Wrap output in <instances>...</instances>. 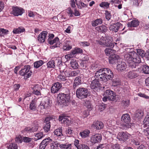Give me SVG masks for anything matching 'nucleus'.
Wrapping results in <instances>:
<instances>
[{
    "label": "nucleus",
    "instance_id": "37",
    "mask_svg": "<svg viewBox=\"0 0 149 149\" xmlns=\"http://www.w3.org/2000/svg\"><path fill=\"white\" fill-rule=\"evenodd\" d=\"M65 44L63 45V49L64 50H69L72 48V46L69 45V42L66 41Z\"/></svg>",
    "mask_w": 149,
    "mask_h": 149
},
{
    "label": "nucleus",
    "instance_id": "28",
    "mask_svg": "<svg viewBox=\"0 0 149 149\" xmlns=\"http://www.w3.org/2000/svg\"><path fill=\"white\" fill-rule=\"evenodd\" d=\"M127 76L129 79H133L137 77L138 74L134 72L130 71L127 73Z\"/></svg>",
    "mask_w": 149,
    "mask_h": 149
},
{
    "label": "nucleus",
    "instance_id": "21",
    "mask_svg": "<svg viewBox=\"0 0 149 149\" xmlns=\"http://www.w3.org/2000/svg\"><path fill=\"white\" fill-rule=\"evenodd\" d=\"M127 67L126 63L124 62H118L117 66V69L118 71H123L125 70Z\"/></svg>",
    "mask_w": 149,
    "mask_h": 149
},
{
    "label": "nucleus",
    "instance_id": "50",
    "mask_svg": "<svg viewBox=\"0 0 149 149\" xmlns=\"http://www.w3.org/2000/svg\"><path fill=\"white\" fill-rule=\"evenodd\" d=\"M71 71L70 69L66 68V70L64 72L65 76L66 77H70Z\"/></svg>",
    "mask_w": 149,
    "mask_h": 149
},
{
    "label": "nucleus",
    "instance_id": "62",
    "mask_svg": "<svg viewBox=\"0 0 149 149\" xmlns=\"http://www.w3.org/2000/svg\"><path fill=\"white\" fill-rule=\"evenodd\" d=\"M80 44H82V45L83 47L88 46L90 45V44L87 42H80Z\"/></svg>",
    "mask_w": 149,
    "mask_h": 149
},
{
    "label": "nucleus",
    "instance_id": "63",
    "mask_svg": "<svg viewBox=\"0 0 149 149\" xmlns=\"http://www.w3.org/2000/svg\"><path fill=\"white\" fill-rule=\"evenodd\" d=\"M105 147V146L104 144H100L98 146L95 147L94 149H102L103 148H104Z\"/></svg>",
    "mask_w": 149,
    "mask_h": 149
},
{
    "label": "nucleus",
    "instance_id": "10",
    "mask_svg": "<svg viewBox=\"0 0 149 149\" xmlns=\"http://www.w3.org/2000/svg\"><path fill=\"white\" fill-rule=\"evenodd\" d=\"M129 134L126 132H119L117 136V139L120 141H124L128 139Z\"/></svg>",
    "mask_w": 149,
    "mask_h": 149
},
{
    "label": "nucleus",
    "instance_id": "44",
    "mask_svg": "<svg viewBox=\"0 0 149 149\" xmlns=\"http://www.w3.org/2000/svg\"><path fill=\"white\" fill-rule=\"evenodd\" d=\"M110 3L107 2H103L100 4V6L101 7L108 8L109 7Z\"/></svg>",
    "mask_w": 149,
    "mask_h": 149
},
{
    "label": "nucleus",
    "instance_id": "14",
    "mask_svg": "<svg viewBox=\"0 0 149 149\" xmlns=\"http://www.w3.org/2000/svg\"><path fill=\"white\" fill-rule=\"evenodd\" d=\"M52 140L49 137L43 140L40 144L39 148L40 149H45L46 147L49 144L50 141H52Z\"/></svg>",
    "mask_w": 149,
    "mask_h": 149
},
{
    "label": "nucleus",
    "instance_id": "51",
    "mask_svg": "<svg viewBox=\"0 0 149 149\" xmlns=\"http://www.w3.org/2000/svg\"><path fill=\"white\" fill-rule=\"evenodd\" d=\"M36 86H35L34 87L32 88L33 91L32 93L33 94L35 95H38L41 94V93L40 91L36 89Z\"/></svg>",
    "mask_w": 149,
    "mask_h": 149
},
{
    "label": "nucleus",
    "instance_id": "39",
    "mask_svg": "<svg viewBox=\"0 0 149 149\" xmlns=\"http://www.w3.org/2000/svg\"><path fill=\"white\" fill-rule=\"evenodd\" d=\"M142 70L143 72L146 74H149V67L146 65H143Z\"/></svg>",
    "mask_w": 149,
    "mask_h": 149
},
{
    "label": "nucleus",
    "instance_id": "6",
    "mask_svg": "<svg viewBox=\"0 0 149 149\" xmlns=\"http://www.w3.org/2000/svg\"><path fill=\"white\" fill-rule=\"evenodd\" d=\"M57 98L59 102L61 104H66L69 102L70 96L69 94L61 93L58 94Z\"/></svg>",
    "mask_w": 149,
    "mask_h": 149
},
{
    "label": "nucleus",
    "instance_id": "49",
    "mask_svg": "<svg viewBox=\"0 0 149 149\" xmlns=\"http://www.w3.org/2000/svg\"><path fill=\"white\" fill-rule=\"evenodd\" d=\"M65 133L68 136H71L73 134V131L70 128L66 129L65 131Z\"/></svg>",
    "mask_w": 149,
    "mask_h": 149
},
{
    "label": "nucleus",
    "instance_id": "52",
    "mask_svg": "<svg viewBox=\"0 0 149 149\" xmlns=\"http://www.w3.org/2000/svg\"><path fill=\"white\" fill-rule=\"evenodd\" d=\"M80 72V71L77 70H76L71 71L70 77L76 76L78 75Z\"/></svg>",
    "mask_w": 149,
    "mask_h": 149
},
{
    "label": "nucleus",
    "instance_id": "25",
    "mask_svg": "<svg viewBox=\"0 0 149 149\" xmlns=\"http://www.w3.org/2000/svg\"><path fill=\"white\" fill-rule=\"evenodd\" d=\"M103 19L100 18L92 22V25L93 27H95L98 25L102 24L103 23Z\"/></svg>",
    "mask_w": 149,
    "mask_h": 149
},
{
    "label": "nucleus",
    "instance_id": "20",
    "mask_svg": "<svg viewBox=\"0 0 149 149\" xmlns=\"http://www.w3.org/2000/svg\"><path fill=\"white\" fill-rule=\"evenodd\" d=\"M59 40L58 38L56 37L54 40L49 41V44L50 45H53L54 43H56V44L55 45L51 47V48H54L56 47H59L60 44H61V43L59 41Z\"/></svg>",
    "mask_w": 149,
    "mask_h": 149
},
{
    "label": "nucleus",
    "instance_id": "19",
    "mask_svg": "<svg viewBox=\"0 0 149 149\" xmlns=\"http://www.w3.org/2000/svg\"><path fill=\"white\" fill-rule=\"evenodd\" d=\"M110 37L108 36H105L104 38H101L100 40L99 41V44L103 46H105L107 47V45L105 44L106 43V44H108V41L110 40Z\"/></svg>",
    "mask_w": 149,
    "mask_h": 149
},
{
    "label": "nucleus",
    "instance_id": "58",
    "mask_svg": "<svg viewBox=\"0 0 149 149\" xmlns=\"http://www.w3.org/2000/svg\"><path fill=\"white\" fill-rule=\"evenodd\" d=\"M66 11L67 13L69 14V15H70V17H72L73 16V12L71 9L69 7L68 8L66 9Z\"/></svg>",
    "mask_w": 149,
    "mask_h": 149
},
{
    "label": "nucleus",
    "instance_id": "22",
    "mask_svg": "<svg viewBox=\"0 0 149 149\" xmlns=\"http://www.w3.org/2000/svg\"><path fill=\"white\" fill-rule=\"evenodd\" d=\"M81 82V77H76L74 81L73 86V88L75 89L77 87L82 83Z\"/></svg>",
    "mask_w": 149,
    "mask_h": 149
},
{
    "label": "nucleus",
    "instance_id": "31",
    "mask_svg": "<svg viewBox=\"0 0 149 149\" xmlns=\"http://www.w3.org/2000/svg\"><path fill=\"white\" fill-rule=\"evenodd\" d=\"M72 144L66 143L65 144H61L59 145V147L63 149H71L72 148Z\"/></svg>",
    "mask_w": 149,
    "mask_h": 149
},
{
    "label": "nucleus",
    "instance_id": "3",
    "mask_svg": "<svg viewBox=\"0 0 149 149\" xmlns=\"http://www.w3.org/2000/svg\"><path fill=\"white\" fill-rule=\"evenodd\" d=\"M126 58L129 66L132 69L135 68L138 63L141 62L140 56H127Z\"/></svg>",
    "mask_w": 149,
    "mask_h": 149
},
{
    "label": "nucleus",
    "instance_id": "61",
    "mask_svg": "<svg viewBox=\"0 0 149 149\" xmlns=\"http://www.w3.org/2000/svg\"><path fill=\"white\" fill-rule=\"evenodd\" d=\"M64 120L65 121H64L63 123L67 125H68L71 123V120L66 117H65Z\"/></svg>",
    "mask_w": 149,
    "mask_h": 149
},
{
    "label": "nucleus",
    "instance_id": "11",
    "mask_svg": "<svg viewBox=\"0 0 149 149\" xmlns=\"http://www.w3.org/2000/svg\"><path fill=\"white\" fill-rule=\"evenodd\" d=\"M12 9V13L15 16L22 15L24 11L22 8L17 6L13 7Z\"/></svg>",
    "mask_w": 149,
    "mask_h": 149
},
{
    "label": "nucleus",
    "instance_id": "34",
    "mask_svg": "<svg viewBox=\"0 0 149 149\" xmlns=\"http://www.w3.org/2000/svg\"><path fill=\"white\" fill-rule=\"evenodd\" d=\"M44 63L43 61L40 60L36 61L34 63V68H37L41 66Z\"/></svg>",
    "mask_w": 149,
    "mask_h": 149
},
{
    "label": "nucleus",
    "instance_id": "42",
    "mask_svg": "<svg viewBox=\"0 0 149 149\" xmlns=\"http://www.w3.org/2000/svg\"><path fill=\"white\" fill-rule=\"evenodd\" d=\"M104 14L106 19L107 21H109L111 17L110 12L108 10H105Z\"/></svg>",
    "mask_w": 149,
    "mask_h": 149
},
{
    "label": "nucleus",
    "instance_id": "53",
    "mask_svg": "<svg viewBox=\"0 0 149 149\" xmlns=\"http://www.w3.org/2000/svg\"><path fill=\"white\" fill-rule=\"evenodd\" d=\"M44 134H43V132H40L38 133H37L35 135L36 137H37L38 139H40L42 138L44 136Z\"/></svg>",
    "mask_w": 149,
    "mask_h": 149
},
{
    "label": "nucleus",
    "instance_id": "46",
    "mask_svg": "<svg viewBox=\"0 0 149 149\" xmlns=\"http://www.w3.org/2000/svg\"><path fill=\"white\" fill-rule=\"evenodd\" d=\"M143 125L144 127L145 126L146 127L149 126V117L146 116L143 121Z\"/></svg>",
    "mask_w": 149,
    "mask_h": 149
},
{
    "label": "nucleus",
    "instance_id": "12",
    "mask_svg": "<svg viewBox=\"0 0 149 149\" xmlns=\"http://www.w3.org/2000/svg\"><path fill=\"white\" fill-rule=\"evenodd\" d=\"M121 121L125 126L127 127L130 121L129 115L127 113L123 115L121 117Z\"/></svg>",
    "mask_w": 149,
    "mask_h": 149
},
{
    "label": "nucleus",
    "instance_id": "60",
    "mask_svg": "<svg viewBox=\"0 0 149 149\" xmlns=\"http://www.w3.org/2000/svg\"><path fill=\"white\" fill-rule=\"evenodd\" d=\"M80 66L82 69H85L87 67L86 62L81 61V62L80 63Z\"/></svg>",
    "mask_w": 149,
    "mask_h": 149
},
{
    "label": "nucleus",
    "instance_id": "16",
    "mask_svg": "<svg viewBox=\"0 0 149 149\" xmlns=\"http://www.w3.org/2000/svg\"><path fill=\"white\" fill-rule=\"evenodd\" d=\"M102 139L101 135L97 134L92 136L91 138V142L93 143H96L100 141Z\"/></svg>",
    "mask_w": 149,
    "mask_h": 149
},
{
    "label": "nucleus",
    "instance_id": "33",
    "mask_svg": "<svg viewBox=\"0 0 149 149\" xmlns=\"http://www.w3.org/2000/svg\"><path fill=\"white\" fill-rule=\"evenodd\" d=\"M83 52V50L80 48H75L74 49L72 50L70 53L71 55H74L77 54L82 53Z\"/></svg>",
    "mask_w": 149,
    "mask_h": 149
},
{
    "label": "nucleus",
    "instance_id": "48",
    "mask_svg": "<svg viewBox=\"0 0 149 149\" xmlns=\"http://www.w3.org/2000/svg\"><path fill=\"white\" fill-rule=\"evenodd\" d=\"M17 144L14 143H11L8 146V149H17Z\"/></svg>",
    "mask_w": 149,
    "mask_h": 149
},
{
    "label": "nucleus",
    "instance_id": "13",
    "mask_svg": "<svg viewBox=\"0 0 149 149\" xmlns=\"http://www.w3.org/2000/svg\"><path fill=\"white\" fill-rule=\"evenodd\" d=\"M62 87L61 84L58 82H56L51 88V92L52 93H57Z\"/></svg>",
    "mask_w": 149,
    "mask_h": 149
},
{
    "label": "nucleus",
    "instance_id": "23",
    "mask_svg": "<svg viewBox=\"0 0 149 149\" xmlns=\"http://www.w3.org/2000/svg\"><path fill=\"white\" fill-rule=\"evenodd\" d=\"M95 29L98 31L104 33L106 32L108 30L107 27L105 26L102 25L101 26L96 27Z\"/></svg>",
    "mask_w": 149,
    "mask_h": 149
},
{
    "label": "nucleus",
    "instance_id": "15",
    "mask_svg": "<svg viewBox=\"0 0 149 149\" xmlns=\"http://www.w3.org/2000/svg\"><path fill=\"white\" fill-rule=\"evenodd\" d=\"M47 32L46 31H43L39 35L38 38V41L40 42H43L47 36Z\"/></svg>",
    "mask_w": 149,
    "mask_h": 149
},
{
    "label": "nucleus",
    "instance_id": "17",
    "mask_svg": "<svg viewBox=\"0 0 149 149\" xmlns=\"http://www.w3.org/2000/svg\"><path fill=\"white\" fill-rule=\"evenodd\" d=\"M143 116V111L141 110H138L136 111L134 115V119L136 120H138L142 118Z\"/></svg>",
    "mask_w": 149,
    "mask_h": 149
},
{
    "label": "nucleus",
    "instance_id": "47",
    "mask_svg": "<svg viewBox=\"0 0 149 149\" xmlns=\"http://www.w3.org/2000/svg\"><path fill=\"white\" fill-rule=\"evenodd\" d=\"M29 108L32 111H35L36 109V104L34 101L32 100L30 104Z\"/></svg>",
    "mask_w": 149,
    "mask_h": 149
},
{
    "label": "nucleus",
    "instance_id": "40",
    "mask_svg": "<svg viewBox=\"0 0 149 149\" xmlns=\"http://www.w3.org/2000/svg\"><path fill=\"white\" fill-rule=\"evenodd\" d=\"M47 68H54L55 65L54 60H50L47 63Z\"/></svg>",
    "mask_w": 149,
    "mask_h": 149
},
{
    "label": "nucleus",
    "instance_id": "64",
    "mask_svg": "<svg viewBox=\"0 0 149 149\" xmlns=\"http://www.w3.org/2000/svg\"><path fill=\"white\" fill-rule=\"evenodd\" d=\"M144 134L146 136L149 135V128H147L143 130V131Z\"/></svg>",
    "mask_w": 149,
    "mask_h": 149
},
{
    "label": "nucleus",
    "instance_id": "43",
    "mask_svg": "<svg viewBox=\"0 0 149 149\" xmlns=\"http://www.w3.org/2000/svg\"><path fill=\"white\" fill-rule=\"evenodd\" d=\"M53 120V118L52 116H49L46 117L44 121V124L49 123L50 124L51 122Z\"/></svg>",
    "mask_w": 149,
    "mask_h": 149
},
{
    "label": "nucleus",
    "instance_id": "38",
    "mask_svg": "<svg viewBox=\"0 0 149 149\" xmlns=\"http://www.w3.org/2000/svg\"><path fill=\"white\" fill-rule=\"evenodd\" d=\"M113 77L112 78V79L110 80H112L113 82V85L115 86H116L120 84V80L118 79H113Z\"/></svg>",
    "mask_w": 149,
    "mask_h": 149
},
{
    "label": "nucleus",
    "instance_id": "29",
    "mask_svg": "<svg viewBox=\"0 0 149 149\" xmlns=\"http://www.w3.org/2000/svg\"><path fill=\"white\" fill-rule=\"evenodd\" d=\"M90 133L89 130H86L81 132H80L79 134L83 138H85L89 136Z\"/></svg>",
    "mask_w": 149,
    "mask_h": 149
},
{
    "label": "nucleus",
    "instance_id": "30",
    "mask_svg": "<svg viewBox=\"0 0 149 149\" xmlns=\"http://www.w3.org/2000/svg\"><path fill=\"white\" fill-rule=\"evenodd\" d=\"M62 128L61 127H59L54 131V134L57 136L61 137V136H63V134L62 133Z\"/></svg>",
    "mask_w": 149,
    "mask_h": 149
},
{
    "label": "nucleus",
    "instance_id": "4",
    "mask_svg": "<svg viewBox=\"0 0 149 149\" xmlns=\"http://www.w3.org/2000/svg\"><path fill=\"white\" fill-rule=\"evenodd\" d=\"M76 93L77 98L80 99H82L87 97L88 91L86 88L79 87L77 89Z\"/></svg>",
    "mask_w": 149,
    "mask_h": 149
},
{
    "label": "nucleus",
    "instance_id": "24",
    "mask_svg": "<svg viewBox=\"0 0 149 149\" xmlns=\"http://www.w3.org/2000/svg\"><path fill=\"white\" fill-rule=\"evenodd\" d=\"M116 51L111 48H107L104 50V52L107 56H113V55H115L114 53Z\"/></svg>",
    "mask_w": 149,
    "mask_h": 149
},
{
    "label": "nucleus",
    "instance_id": "1",
    "mask_svg": "<svg viewBox=\"0 0 149 149\" xmlns=\"http://www.w3.org/2000/svg\"><path fill=\"white\" fill-rule=\"evenodd\" d=\"M113 76V73L109 68H104L97 71L95 75V79L93 80L91 84V87L92 89L100 88L101 84L99 80L104 82L109 80L112 79Z\"/></svg>",
    "mask_w": 149,
    "mask_h": 149
},
{
    "label": "nucleus",
    "instance_id": "18",
    "mask_svg": "<svg viewBox=\"0 0 149 149\" xmlns=\"http://www.w3.org/2000/svg\"><path fill=\"white\" fill-rule=\"evenodd\" d=\"M91 127L97 130H100L103 128L104 125L102 122L97 121L94 122Z\"/></svg>",
    "mask_w": 149,
    "mask_h": 149
},
{
    "label": "nucleus",
    "instance_id": "54",
    "mask_svg": "<svg viewBox=\"0 0 149 149\" xmlns=\"http://www.w3.org/2000/svg\"><path fill=\"white\" fill-rule=\"evenodd\" d=\"M107 45V47H109L111 48H113L114 46V43H113L112 41L110 39L108 44H106V43H105Z\"/></svg>",
    "mask_w": 149,
    "mask_h": 149
},
{
    "label": "nucleus",
    "instance_id": "2",
    "mask_svg": "<svg viewBox=\"0 0 149 149\" xmlns=\"http://www.w3.org/2000/svg\"><path fill=\"white\" fill-rule=\"evenodd\" d=\"M52 104V101L49 97H45L42 99L40 104L38 107V109L40 112H42L43 109L49 108L51 106Z\"/></svg>",
    "mask_w": 149,
    "mask_h": 149
},
{
    "label": "nucleus",
    "instance_id": "45",
    "mask_svg": "<svg viewBox=\"0 0 149 149\" xmlns=\"http://www.w3.org/2000/svg\"><path fill=\"white\" fill-rule=\"evenodd\" d=\"M8 32V30L1 28L0 29V36H3L4 35L7 34Z\"/></svg>",
    "mask_w": 149,
    "mask_h": 149
},
{
    "label": "nucleus",
    "instance_id": "32",
    "mask_svg": "<svg viewBox=\"0 0 149 149\" xmlns=\"http://www.w3.org/2000/svg\"><path fill=\"white\" fill-rule=\"evenodd\" d=\"M70 64L72 68L74 69H77L78 68L79 65L75 59H72L70 62Z\"/></svg>",
    "mask_w": 149,
    "mask_h": 149
},
{
    "label": "nucleus",
    "instance_id": "9",
    "mask_svg": "<svg viewBox=\"0 0 149 149\" xmlns=\"http://www.w3.org/2000/svg\"><path fill=\"white\" fill-rule=\"evenodd\" d=\"M137 53L135 52L134 51H131V52H130L128 55L129 56H135L137 55H139V56H145L143 50L139 49L137 50ZM145 56H149V49L146 51Z\"/></svg>",
    "mask_w": 149,
    "mask_h": 149
},
{
    "label": "nucleus",
    "instance_id": "8",
    "mask_svg": "<svg viewBox=\"0 0 149 149\" xmlns=\"http://www.w3.org/2000/svg\"><path fill=\"white\" fill-rule=\"evenodd\" d=\"M122 26V24L120 22H118L110 25L109 29L110 31H112V32L116 33L118 31L120 27Z\"/></svg>",
    "mask_w": 149,
    "mask_h": 149
},
{
    "label": "nucleus",
    "instance_id": "41",
    "mask_svg": "<svg viewBox=\"0 0 149 149\" xmlns=\"http://www.w3.org/2000/svg\"><path fill=\"white\" fill-rule=\"evenodd\" d=\"M44 126L43 129L45 132L47 133L50 130V128L51 127L50 124L49 123L44 124Z\"/></svg>",
    "mask_w": 149,
    "mask_h": 149
},
{
    "label": "nucleus",
    "instance_id": "55",
    "mask_svg": "<svg viewBox=\"0 0 149 149\" xmlns=\"http://www.w3.org/2000/svg\"><path fill=\"white\" fill-rule=\"evenodd\" d=\"M33 139V138H29L25 136L23 137V140L24 141V142L26 143H29L31 142Z\"/></svg>",
    "mask_w": 149,
    "mask_h": 149
},
{
    "label": "nucleus",
    "instance_id": "7",
    "mask_svg": "<svg viewBox=\"0 0 149 149\" xmlns=\"http://www.w3.org/2000/svg\"><path fill=\"white\" fill-rule=\"evenodd\" d=\"M103 95L108 97L110 101H116V95L115 93L110 89H108L105 91Z\"/></svg>",
    "mask_w": 149,
    "mask_h": 149
},
{
    "label": "nucleus",
    "instance_id": "26",
    "mask_svg": "<svg viewBox=\"0 0 149 149\" xmlns=\"http://www.w3.org/2000/svg\"><path fill=\"white\" fill-rule=\"evenodd\" d=\"M119 57L109 56V63L113 64L116 62L118 63L119 62L118 61L119 59Z\"/></svg>",
    "mask_w": 149,
    "mask_h": 149
},
{
    "label": "nucleus",
    "instance_id": "27",
    "mask_svg": "<svg viewBox=\"0 0 149 149\" xmlns=\"http://www.w3.org/2000/svg\"><path fill=\"white\" fill-rule=\"evenodd\" d=\"M139 24V22L138 20H133L127 23L128 27H136Z\"/></svg>",
    "mask_w": 149,
    "mask_h": 149
},
{
    "label": "nucleus",
    "instance_id": "36",
    "mask_svg": "<svg viewBox=\"0 0 149 149\" xmlns=\"http://www.w3.org/2000/svg\"><path fill=\"white\" fill-rule=\"evenodd\" d=\"M25 29L23 28L19 27L17 29H14L13 32L14 33L18 34L24 32Z\"/></svg>",
    "mask_w": 149,
    "mask_h": 149
},
{
    "label": "nucleus",
    "instance_id": "5",
    "mask_svg": "<svg viewBox=\"0 0 149 149\" xmlns=\"http://www.w3.org/2000/svg\"><path fill=\"white\" fill-rule=\"evenodd\" d=\"M31 66L29 65L25 66L24 68H22L19 71V74L24 77L25 79H26L30 76L31 75L32 72L30 70Z\"/></svg>",
    "mask_w": 149,
    "mask_h": 149
},
{
    "label": "nucleus",
    "instance_id": "56",
    "mask_svg": "<svg viewBox=\"0 0 149 149\" xmlns=\"http://www.w3.org/2000/svg\"><path fill=\"white\" fill-rule=\"evenodd\" d=\"M59 69H60V73H62L64 72L66 70V67L65 65H63L62 64H61L60 65Z\"/></svg>",
    "mask_w": 149,
    "mask_h": 149
},
{
    "label": "nucleus",
    "instance_id": "35",
    "mask_svg": "<svg viewBox=\"0 0 149 149\" xmlns=\"http://www.w3.org/2000/svg\"><path fill=\"white\" fill-rule=\"evenodd\" d=\"M61 74L59 75L57 77V79L60 81H65L67 80L66 77L63 75H62V73H61Z\"/></svg>",
    "mask_w": 149,
    "mask_h": 149
},
{
    "label": "nucleus",
    "instance_id": "59",
    "mask_svg": "<svg viewBox=\"0 0 149 149\" xmlns=\"http://www.w3.org/2000/svg\"><path fill=\"white\" fill-rule=\"evenodd\" d=\"M107 107V104H104L103 103L100 104L99 105V108L101 110V111H102L104 110Z\"/></svg>",
    "mask_w": 149,
    "mask_h": 149
},
{
    "label": "nucleus",
    "instance_id": "57",
    "mask_svg": "<svg viewBox=\"0 0 149 149\" xmlns=\"http://www.w3.org/2000/svg\"><path fill=\"white\" fill-rule=\"evenodd\" d=\"M15 141L17 143H21L22 141V138L21 136H17L15 139Z\"/></svg>",
    "mask_w": 149,
    "mask_h": 149
}]
</instances>
